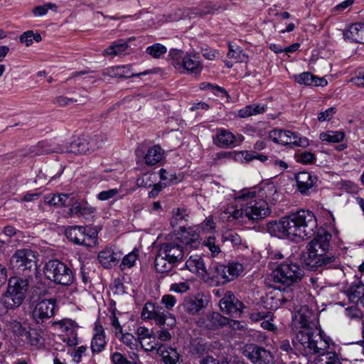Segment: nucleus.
<instances>
[{
	"mask_svg": "<svg viewBox=\"0 0 364 364\" xmlns=\"http://www.w3.org/2000/svg\"><path fill=\"white\" fill-rule=\"evenodd\" d=\"M43 273L47 279L63 286H69L74 280L71 269L58 259L48 262L44 266Z\"/></svg>",
	"mask_w": 364,
	"mask_h": 364,
	"instance_id": "6",
	"label": "nucleus"
},
{
	"mask_svg": "<svg viewBox=\"0 0 364 364\" xmlns=\"http://www.w3.org/2000/svg\"><path fill=\"white\" fill-rule=\"evenodd\" d=\"M24 336L26 337V340L32 346L40 347L43 343V338L35 329H30L29 331H27Z\"/></svg>",
	"mask_w": 364,
	"mask_h": 364,
	"instance_id": "39",
	"label": "nucleus"
},
{
	"mask_svg": "<svg viewBox=\"0 0 364 364\" xmlns=\"http://www.w3.org/2000/svg\"><path fill=\"white\" fill-rule=\"evenodd\" d=\"M168 312H165L162 307L156 306L154 304L147 302L143 307L141 311V318L144 320L152 319L156 323L162 326L166 323ZM169 315H171L169 314Z\"/></svg>",
	"mask_w": 364,
	"mask_h": 364,
	"instance_id": "15",
	"label": "nucleus"
},
{
	"mask_svg": "<svg viewBox=\"0 0 364 364\" xmlns=\"http://www.w3.org/2000/svg\"><path fill=\"white\" fill-rule=\"evenodd\" d=\"M31 277H12L8 281L2 301L6 309H14L21 305L26 298Z\"/></svg>",
	"mask_w": 364,
	"mask_h": 364,
	"instance_id": "4",
	"label": "nucleus"
},
{
	"mask_svg": "<svg viewBox=\"0 0 364 364\" xmlns=\"http://www.w3.org/2000/svg\"><path fill=\"white\" fill-rule=\"evenodd\" d=\"M228 323V318L217 312H213L207 316L204 321V327L209 330L222 328Z\"/></svg>",
	"mask_w": 364,
	"mask_h": 364,
	"instance_id": "29",
	"label": "nucleus"
},
{
	"mask_svg": "<svg viewBox=\"0 0 364 364\" xmlns=\"http://www.w3.org/2000/svg\"><path fill=\"white\" fill-rule=\"evenodd\" d=\"M6 327L15 336L18 337L24 336L27 332L26 327L21 322L15 319L8 321L6 322Z\"/></svg>",
	"mask_w": 364,
	"mask_h": 364,
	"instance_id": "38",
	"label": "nucleus"
},
{
	"mask_svg": "<svg viewBox=\"0 0 364 364\" xmlns=\"http://www.w3.org/2000/svg\"><path fill=\"white\" fill-rule=\"evenodd\" d=\"M180 230V242L186 247L189 246L190 248L198 249L201 245V247H208L210 250H220L219 247L215 244V238L214 237H208L201 242L199 235L194 228H186L184 226H181Z\"/></svg>",
	"mask_w": 364,
	"mask_h": 364,
	"instance_id": "7",
	"label": "nucleus"
},
{
	"mask_svg": "<svg viewBox=\"0 0 364 364\" xmlns=\"http://www.w3.org/2000/svg\"><path fill=\"white\" fill-rule=\"evenodd\" d=\"M297 161L303 164H313L316 160L315 155L309 151H304L301 154H298L296 156Z\"/></svg>",
	"mask_w": 364,
	"mask_h": 364,
	"instance_id": "50",
	"label": "nucleus"
},
{
	"mask_svg": "<svg viewBox=\"0 0 364 364\" xmlns=\"http://www.w3.org/2000/svg\"><path fill=\"white\" fill-rule=\"evenodd\" d=\"M243 266L238 262L229 263L228 265H218L215 268L216 277L222 279L223 284L237 278L243 271Z\"/></svg>",
	"mask_w": 364,
	"mask_h": 364,
	"instance_id": "12",
	"label": "nucleus"
},
{
	"mask_svg": "<svg viewBox=\"0 0 364 364\" xmlns=\"http://www.w3.org/2000/svg\"><path fill=\"white\" fill-rule=\"evenodd\" d=\"M184 55H183V51L181 50L171 49L169 51L171 63L175 67L176 69H181V64L183 63Z\"/></svg>",
	"mask_w": 364,
	"mask_h": 364,
	"instance_id": "41",
	"label": "nucleus"
},
{
	"mask_svg": "<svg viewBox=\"0 0 364 364\" xmlns=\"http://www.w3.org/2000/svg\"><path fill=\"white\" fill-rule=\"evenodd\" d=\"M128 46L129 44L127 41L119 39L113 42L109 48L105 50L104 53L106 55L114 57L123 53L128 48Z\"/></svg>",
	"mask_w": 364,
	"mask_h": 364,
	"instance_id": "34",
	"label": "nucleus"
},
{
	"mask_svg": "<svg viewBox=\"0 0 364 364\" xmlns=\"http://www.w3.org/2000/svg\"><path fill=\"white\" fill-rule=\"evenodd\" d=\"M105 137L103 135H95L93 137H89V145L90 151L99 149L105 142Z\"/></svg>",
	"mask_w": 364,
	"mask_h": 364,
	"instance_id": "51",
	"label": "nucleus"
},
{
	"mask_svg": "<svg viewBox=\"0 0 364 364\" xmlns=\"http://www.w3.org/2000/svg\"><path fill=\"white\" fill-rule=\"evenodd\" d=\"M136 333L138 335V339L139 341L142 340V339H144L146 338H152V337H154V333L152 330L149 331V328H146V327H144V326H140L137 328V331H136ZM140 343H141V341H140ZM142 344V343H141ZM141 346L143 347V345H141Z\"/></svg>",
	"mask_w": 364,
	"mask_h": 364,
	"instance_id": "59",
	"label": "nucleus"
},
{
	"mask_svg": "<svg viewBox=\"0 0 364 364\" xmlns=\"http://www.w3.org/2000/svg\"><path fill=\"white\" fill-rule=\"evenodd\" d=\"M336 111L337 110L335 107H331L325 111L320 112L318 116V120L319 122L329 121L332 119Z\"/></svg>",
	"mask_w": 364,
	"mask_h": 364,
	"instance_id": "58",
	"label": "nucleus"
},
{
	"mask_svg": "<svg viewBox=\"0 0 364 364\" xmlns=\"http://www.w3.org/2000/svg\"><path fill=\"white\" fill-rule=\"evenodd\" d=\"M157 353L161 355L165 364H176L179 359V354L171 347L161 346L157 349Z\"/></svg>",
	"mask_w": 364,
	"mask_h": 364,
	"instance_id": "31",
	"label": "nucleus"
},
{
	"mask_svg": "<svg viewBox=\"0 0 364 364\" xmlns=\"http://www.w3.org/2000/svg\"><path fill=\"white\" fill-rule=\"evenodd\" d=\"M237 198L245 201V215L250 220L262 219L270 213L267 202L261 198H256L255 192L243 191Z\"/></svg>",
	"mask_w": 364,
	"mask_h": 364,
	"instance_id": "5",
	"label": "nucleus"
},
{
	"mask_svg": "<svg viewBox=\"0 0 364 364\" xmlns=\"http://www.w3.org/2000/svg\"><path fill=\"white\" fill-rule=\"evenodd\" d=\"M208 302L203 294L198 293L196 295L186 296L182 303V307L187 314L194 316L205 309Z\"/></svg>",
	"mask_w": 364,
	"mask_h": 364,
	"instance_id": "14",
	"label": "nucleus"
},
{
	"mask_svg": "<svg viewBox=\"0 0 364 364\" xmlns=\"http://www.w3.org/2000/svg\"><path fill=\"white\" fill-rule=\"evenodd\" d=\"M136 259L137 255L136 254V252H130L123 258L122 265L131 267L134 264Z\"/></svg>",
	"mask_w": 364,
	"mask_h": 364,
	"instance_id": "61",
	"label": "nucleus"
},
{
	"mask_svg": "<svg viewBox=\"0 0 364 364\" xmlns=\"http://www.w3.org/2000/svg\"><path fill=\"white\" fill-rule=\"evenodd\" d=\"M316 178L309 172H299L296 176V181L298 190L302 194H306L308 191L312 188L316 182Z\"/></svg>",
	"mask_w": 364,
	"mask_h": 364,
	"instance_id": "24",
	"label": "nucleus"
},
{
	"mask_svg": "<svg viewBox=\"0 0 364 364\" xmlns=\"http://www.w3.org/2000/svg\"><path fill=\"white\" fill-rule=\"evenodd\" d=\"M295 80L299 83L310 86H324L327 81L323 77H318L310 72H304L294 76Z\"/></svg>",
	"mask_w": 364,
	"mask_h": 364,
	"instance_id": "28",
	"label": "nucleus"
},
{
	"mask_svg": "<svg viewBox=\"0 0 364 364\" xmlns=\"http://www.w3.org/2000/svg\"><path fill=\"white\" fill-rule=\"evenodd\" d=\"M173 215L170 220L171 225L174 228L182 223L183 221H187L188 213L184 208H176L173 210Z\"/></svg>",
	"mask_w": 364,
	"mask_h": 364,
	"instance_id": "37",
	"label": "nucleus"
},
{
	"mask_svg": "<svg viewBox=\"0 0 364 364\" xmlns=\"http://www.w3.org/2000/svg\"><path fill=\"white\" fill-rule=\"evenodd\" d=\"M269 137L275 143L282 145H288L296 142L297 134L291 131L274 129L270 132Z\"/></svg>",
	"mask_w": 364,
	"mask_h": 364,
	"instance_id": "23",
	"label": "nucleus"
},
{
	"mask_svg": "<svg viewBox=\"0 0 364 364\" xmlns=\"http://www.w3.org/2000/svg\"><path fill=\"white\" fill-rule=\"evenodd\" d=\"M319 357V360L321 361L323 360V358H326V364H341V362L339 360L335 353L324 351Z\"/></svg>",
	"mask_w": 364,
	"mask_h": 364,
	"instance_id": "56",
	"label": "nucleus"
},
{
	"mask_svg": "<svg viewBox=\"0 0 364 364\" xmlns=\"http://www.w3.org/2000/svg\"><path fill=\"white\" fill-rule=\"evenodd\" d=\"M55 299H44L38 302L33 311V317L37 323L43 322L45 319L51 318L54 315Z\"/></svg>",
	"mask_w": 364,
	"mask_h": 364,
	"instance_id": "16",
	"label": "nucleus"
},
{
	"mask_svg": "<svg viewBox=\"0 0 364 364\" xmlns=\"http://www.w3.org/2000/svg\"><path fill=\"white\" fill-rule=\"evenodd\" d=\"M121 340L131 350L137 349V340L131 333H124L122 335Z\"/></svg>",
	"mask_w": 364,
	"mask_h": 364,
	"instance_id": "52",
	"label": "nucleus"
},
{
	"mask_svg": "<svg viewBox=\"0 0 364 364\" xmlns=\"http://www.w3.org/2000/svg\"><path fill=\"white\" fill-rule=\"evenodd\" d=\"M236 158H237V154H235V151H223L216 153L213 158V160L216 163L218 161H222V160L226 159H233L236 160Z\"/></svg>",
	"mask_w": 364,
	"mask_h": 364,
	"instance_id": "60",
	"label": "nucleus"
},
{
	"mask_svg": "<svg viewBox=\"0 0 364 364\" xmlns=\"http://www.w3.org/2000/svg\"><path fill=\"white\" fill-rule=\"evenodd\" d=\"M190 289L189 285L187 282H180L172 284L170 290L177 293L186 292Z\"/></svg>",
	"mask_w": 364,
	"mask_h": 364,
	"instance_id": "62",
	"label": "nucleus"
},
{
	"mask_svg": "<svg viewBox=\"0 0 364 364\" xmlns=\"http://www.w3.org/2000/svg\"><path fill=\"white\" fill-rule=\"evenodd\" d=\"M164 151L158 146L154 145L149 149L145 155V163L149 166L158 164L163 158Z\"/></svg>",
	"mask_w": 364,
	"mask_h": 364,
	"instance_id": "32",
	"label": "nucleus"
},
{
	"mask_svg": "<svg viewBox=\"0 0 364 364\" xmlns=\"http://www.w3.org/2000/svg\"><path fill=\"white\" fill-rule=\"evenodd\" d=\"M301 259L302 264L309 269L315 270L317 267L331 263L334 257L325 253L317 254V252H302Z\"/></svg>",
	"mask_w": 364,
	"mask_h": 364,
	"instance_id": "10",
	"label": "nucleus"
},
{
	"mask_svg": "<svg viewBox=\"0 0 364 364\" xmlns=\"http://www.w3.org/2000/svg\"><path fill=\"white\" fill-rule=\"evenodd\" d=\"M119 69H120V71L119 73H121L119 77L120 78H129L134 76H139L141 75H146L149 72H144L140 73L134 74L131 70V67L129 65H121L119 66Z\"/></svg>",
	"mask_w": 364,
	"mask_h": 364,
	"instance_id": "54",
	"label": "nucleus"
},
{
	"mask_svg": "<svg viewBox=\"0 0 364 364\" xmlns=\"http://www.w3.org/2000/svg\"><path fill=\"white\" fill-rule=\"evenodd\" d=\"M119 191L117 188H112L107 191H103L97 194V198L100 200H107L115 197L119 193Z\"/></svg>",
	"mask_w": 364,
	"mask_h": 364,
	"instance_id": "57",
	"label": "nucleus"
},
{
	"mask_svg": "<svg viewBox=\"0 0 364 364\" xmlns=\"http://www.w3.org/2000/svg\"><path fill=\"white\" fill-rule=\"evenodd\" d=\"M202 68L203 66L198 56L188 53L184 55L183 63L181 64V69L188 73L196 75L201 72Z\"/></svg>",
	"mask_w": 364,
	"mask_h": 364,
	"instance_id": "26",
	"label": "nucleus"
},
{
	"mask_svg": "<svg viewBox=\"0 0 364 364\" xmlns=\"http://www.w3.org/2000/svg\"><path fill=\"white\" fill-rule=\"evenodd\" d=\"M159 175L161 181H164L165 186L177 182L178 178L176 173H169L165 168L160 169Z\"/></svg>",
	"mask_w": 364,
	"mask_h": 364,
	"instance_id": "48",
	"label": "nucleus"
},
{
	"mask_svg": "<svg viewBox=\"0 0 364 364\" xmlns=\"http://www.w3.org/2000/svg\"><path fill=\"white\" fill-rule=\"evenodd\" d=\"M58 151H62L58 146H53L48 141H41L38 142L35 146L29 147L26 154L34 156Z\"/></svg>",
	"mask_w": 364,
	"mask_h": 364,
	"instance_id": "21",
	"label": "nucleus"
},
{
	"mask_svg": "<svg viewBox=\"0 0 364 364\" xmlns=\"http://www.w3.org/2000/svg\"><path fill=\"white\" fill-rule=\"evenodd\" d=\"M345 40L356 43H364V23L351 24L348 29L344 31Z\"/></svg>",
	"mask_w": 364,
	"mask_h": 364,
	"instance_id": "20",
	"label": "nucleus"
},
{
	"mask_svg": "<svg viewBox=\"0 0 364 364\" xmlns=\"http://www.w3.org/2000/svg\"><path fill=\"white\" fill-rule=\"evenodd\" d=\"M221 364H245L243 361L240 360L237 357L227 355L221 360Z\"/></svg>",
	"mask_w": 364,
	"mask_h": 364,
	"instance_id": "64",
	"label": "nucleus"
},
{
	"mask_svg": "<svg viewBox=\"0 0 364 364\" xmlns=\"http://www.w3.org/2000/svg\"><path fill=\"white\" fill-rule=\"evenodd\" d=\"M242 355L254 364H274V356L269 350L256 344L246 345Z\"/></svg>",
	"mask_w": 364,
	"mask_h": 364,
	"instance_id": "9",
	"label": "nucleus"
},
{
	"mask_svg": "<svg viewBox=\"0 0 364 364\" xmlns=\"http://www.w3.org/2000/svg\"><path fill=\"white\" fill-rule=\"evenodd\" d=\"M170 252H158L155 257V267L158 272H169L173 265L178 261H181L183 255L182 252H178V255H170Z\"/></svg>",
	"mask_w": 364,
	"mask_h": 364,
	"instance_id": "13",
	"label": "nucleus"
},
{
	"mask_svg": "<svg viewBox=\"0 0 364 364\" xmlns=\"http://www.w3.org/2000/svg\"><path fill=\"white\" fill-rule=\"evenodd\" d=\"M97 257L99 262L105 268L115 266L118 261L117 253L114 252H99Z\"/></svg>",
	"mask_w": 364,
	"mask_h": 364,
	"instance_id": "35",
	"label": "nucleus"
},
{
	"mask_svg": "<svg viewBox=\"0 0 364 364\" xmlns=\"http://www.w3.org/2000/svg\"><path fill=\"white\" fill-rule=\"evenodd\" d=\"M66 151L73 154H86L90 151L89 136L82 135L75 139L67 148Z\"/></svg>",
	"mask_w": 364,
	"mask_h": 364,
	"instance_id": "27",
	"label": "nucleus"
},
{
	"mask_svg": "<svg viewBox=\"0 0 364 364\" xmlns=\"http://www.w3.org/2000/svg\"><path fill=\"white\" fill-rule=\"evenodd\" d=\"M214 144L220 148L235 146V136L230 131L224 129H217V134L213 138Z\"/></svg>",
	"mask_w": 364,
	"mask_h": 364,
	"instance_id": "25",
	"label": "nucleus"
},
{
	"mask_svg": "<svg viewBox=\"0 0 364 364\" xmlns=\"http://www.w3.org/2000/svg\"><path fill=\"white\" fill-rule=\"evenodd\" d=\"M33 41H41V36L39 33H34L33 31H26L20 36V42L25 43L26 46H31Z\"/></svg>",
	"mask_w": 364,
	"mask_h": 364,
	"instance_id": "43",
	"label": "nucleus"
},
{
	"mask_svg": "<svg viewBox=\"0 0 364 364\" xmlns=\"http://www.w3.org/2000/svg\"><path fill=\"white\" fill-rule=\"evenodd\" d=\"M112 360L114 364H136L128 360L122 353L117 352L112 354Z\"/></svg>",
	"mask_w": 364,
	"mask_h": 364,
	"instance_id": "63",
	"label": "nucleus"
},
{
	"mask_svg": "<svg viewBox=\"0 0 364 364\" xmlns=\"http://www.w3.org/2000/svg\"><path fill=\"white\" fill-rule=\"evenodd\" d=\"M11 264L21 270L31 269L36 265L34 252H16L11 258Z\"/></svg>",
	"mask_w": 364,
	"mask_h": 364,
	"instance_id": "17",
	"label": "nucleus"
},
{
	"mask_svg": "<svg viewBox=\"0 0 364 364\" xmlns=\"http://www.w3.org/2000/svg\"><path fill=\"white\" fill-rule=\"evenodd\" d=\"M222 311L233 317H239L244 309V304L239 301L233 293L228 291L220 301Z\"/></svg>",
	"mask_w": 364,
	"mask_h": 364,
	"instance_id": "11",
	"label": "nucleus"
},
{
	"mask_svg": "<svg viewBox=\"0 0 364 364\" xmlns=\"http://www.w3.org/2000/svg\"><path fill=\"white\" fill-rule=\"evenodd\" d=\"M304 274V270L296 263H282L272 273V279L277 284L284 287H290L300 282ZM294 294L290 290L283 289V293L274 298L267 296L266 299L267 306L270 309H277L282 304L291 301L294 299Z\"/></svg>",
	"mask_w": 364,
	"mask_h": 364,
	"instance_id": "2",
	"label": "nucleus"
},
{
	"mask_svg": "<svg viewBox=\"0 0 364 364\" xmlns=\"http://www.w3.org/2000/svg\"><path fill=\"white\" fill-rule=\"evenodd\" d=\"M343 139L344 134L342 132L330 131L327 132H323L320 134V139H321L322 141H326L332 143L340 142Z\"/></svg>",
	"mask_w": 364,
	"mask_h": 364,
	"instance_id": "40",
	"label": "nucleus"
},
{
	"mask_svg": "<svg viewBox=\"0 0 364 364\" xmlns=\"http://www.w3.org/2000/svg\"><path fill=\"white\" fill-rule=\"evenodd\" d=\"M228 57L230 59H235L237 62L240 63H245L248 60V55L239 48H237L236 52H228Z\"/></svg>",
	"mask_w": 364,
	"mask_h": 364,
	"instance_id": "55",
	"label": "nucleus"
},
{
	"mask_svg": "<svg viewBox=\"0 0 364 364\" xmlns=\"http://www.w3.org/2000/svg\"><path fill=\"white\" fill-rule=\"evenodd\" d=\"M94 336L91 341V350L93 353L102 352L106 346L105 332L103 326L98 323H95L94 328Z\"/></svg>",
	"mask_w": 364,
	"mask_h": 364,
	"instance_id": "22",
	"label": "nucleus"
},
{
	"mask_svg": "<svg viewBox=\"0 0 364 364\" xmlns=\"http://www.w3.org/2000/svg\"><path fill=\"white\" fill-rule=\"evenodd\" d=\"M294 346L304 355L318 354L319 356L328 348V343L323 339L316 329L304 328L299 330Z\"/></svg>",
	"mask_w": 364,
	"mask_h": 364,
	"instance_id": "3",
	"label": "nucleus"
},
{
	"mask_svg": "<svg viewBox=\"0 0 364 364\" xmlns=\"http://www.w3.org/2000/svg\"><path fill=\"white\" fill-rule=\"evenodd\" d=\"M97 232H86L85 226H70L65 230L66 237L73 243L86 247H94L97 243Z\"/></svg>",
	"mask_w": 364,
	"mask_h": 364,
	"instance_id": "8",
	"label": "nucleus"
},
{
	"mask_svg": "<svg viewBox=\"0 0 364 364\" xmlns=\"http://www.w3.org/2000/svg\"><path fill=\"white\" fill-rule=\"evenodd\" d=\"M226 240L230 241L233 247L237 250H243L247 248V246L242 242V239L240 235L235 232L229 233Z\"/></svg>",
	"mask_w": 364,
	"mask_h": 364,
	"instance_id": "47",
	"label": "nucleus"
},
{
	"mask_svg": "<svg viewBox=\"0 0 364 364\" xmlns=\"http://www.w3.org/2000/svg\"><path fill=\"white\" fill-rule=\"evenodd\" d=\"M316 228V216L311 211L306 210H300L284 217L278 223L272 221L267 224V230L271 234L276 235L277 231L291 240L310 238L315 234Z\"/></svg>",
	"mask_w": 364,
	"mask_h": 364,
	"instance_id": "1",
	"label": "nucleus"
},
{
	"mask_svg": "<svg viewBox=\"0 0 364 364\" xmlns=\"http://www.w3.org/2000/svg\"><path fill=\"white\" fill-rule=\"evenodd\" d=\"M267 106L261 104L247 105L238 111V116L241 118L262 114L265 112Z\"/></svg>",
	"mask_w": 364,
	"mask_h": 364,
	"instance_id": "33",
	"label": "nucleus"
},
{
	"mask_svg": "<svg viewBox=\"0 0 364 364\" xmlns=\"http://www.w3.org/2000/svg\"><path fill=\"white\" fill-rule=\"evenodd\" d=\"M331 235L324 230L318 231L314 238L309 243L308 250H328Z\"/></svg>",
	"mask_w": 364,
	"mask_h": 364,
	"instance_id": "19",
	"label": "nucleus"
},
{
	"mask_svg": "<svg viewBox=\"0 0 364 364\" xmlns=\"http://www.w3.org/2000/svg\"><path fill=\"white\" fill-rule=\"evenodd\" d=\"M347 294L351 303L364 305V284L358 283L352 285L348 290Z\"/></svg>",
	"mask_w": 364,
	"mask_h": 364,
	"instance_id": "30",
	"label": "nucleus"
},
{
	"mask_svg": "<svg viewBox=\"0 0 364 364\" xmlns=\"http://www.w3.org/2000/svg\"><path fill=\"white\" fill-rule=\"evenodd\" d=\"M264 191L265 198L269 202H274L278 200L279 194L277 191V188L273 186H267Z\"/></svg>",
	"mask_w": 364,
	"mask_h": 364,
	"instance_id": "53",
	"label": "nucleus"
},
{
	"mask_svg": "<svg viewBox=\"0 0 364 364\" xmlns=\"http://www.w3.org/2000/svg\"><path fill=\"white\" fill-rule=\"evenodd\" d=\"M166 48L161 43H154L146 48V52L154 58H159L166 53Z\"/></svg>",
	"mask_w": 364,
	"mask_h": 364,
	"instance_id": "42",
	"label": "nucleus"
},
{
	"mask_svg": "<svg viewBox=\"0 0 364 364\" xmlns=\"http://www.w3.org/2000/svg\"><path fill=\"white\" fill-rule=\"evenodd\" d=\"M68 199L67 194H48L44 197V202L54 206H65Z\"/></svg>",
	"mask_w": 364,
	"mask_h": 364,
	"instance_id": "36",
	"label": "nucleus"
},
{
	"mask_svg": "<svg viewBox=\"0 0 364 364\" xmlns=\"http://www.w3.org/2000/svg\"><path fill=\"white\" fill-rule=\"evenodd\" d=\"M267 165L273 167L280 173H282L285 169L288 168V164L287 162L272 156L267 162Z\"/></svg>",
	"mask_w": 364,
	"mask_h": 364,
	"instance_id": "46",
	"label": "nucleus"
},
{
	"mask_svg": "<svg viewBox=\"0 0 364 364\" xmlns=\"http://www.w3.org/2000/svg\"><path fill=\"white\" fill-rule=\"evenodd\" d=\"M200 87L201 90H210L214 94L220 95V97L228 96V92L224 87H220L218 85H214L209 82L200 83Z\"/></svg>",
	"mask_w": 364,
	"mask_h": 364,
	"instance_id": "44",
	"label": "nucleus"
},
{
	"mask_svg": "<svg viewBox=\"0 0 364 364\" xmlns=\"http://www.w3.org/2000/svg\"><path fill=\"white\" fill-rule=\"evenodd\" d=\"M74 102L85 103V97L82 99L68 98L65 96H58L55 99L54 103L60 107H65Z\"/></svg>",
	"mask_w": 364,
	"mask_h": 364,
	"instance_id": "45",
	"label": "nucleus"
},
{
	"mask_svg": "<svg viewBox=\"0 0 364 364\" xmlns=\"http://www.w3.org/2000/svg\"><path fill=\"white\" fill-rule=\"evenodd\" d=\"M312 316V312L306 306H301L299 310L295 312L292 321L293 328L296 330H302L304 328H312L311 324L314 325L310 321Z\"/></svg>",
	"mask_w": 364,
	"mask_h": 364,
	"instance_id": "18",
	"label": "nucleus"
},
{
	"mask_svg": "<svg viewBox=\"0 0 364 364\" xmlns=\"http://www.w3.org/2000/svg\"><path fill=\"white\" fill-rule=\"evenodd\" d=\"M192 353L200 356L206 352L205 343L201 339H196L192 343Z\"/></svg>",
	"mask_w": 364,
	"mask_h": 364,
	"instance_id": "49",
	"label": "nucleus"
}]
</instances>
